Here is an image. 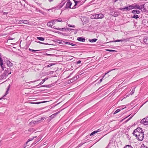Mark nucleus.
I'll return each instance as SVG.
<instances>
[{
    "label": "nucleus",
    "instance_id": "f257e3e1",
    "mask_svg": "<svg viewBox=\"0 0 148 148\" xmlns=\"http://www.w3.org/2000/svg\"><path fill=\"white\" fill-rule=\"evenodd\" d=\"M143 132V131L141 128L138 127L133 132V134L135 136L136 138H137L138 135Z\"/></svg>",
    "mask_w": 148,
    "mask_h": 148
},
{
    "label": "nucleus",
    "instance_id": "f03ea898",
    "mask_svg": "<svg viewBox=\"0 0 148 148\" xmlns=\"http://www.w3.org/2000/svg\"><path fill=\"white\" fill-rule=\"evenodd\" d=\"M46 119L44 117H41L39 119V120L36 121H32L29 123L30 125H32V126H34L35 124L39 123L40 122V121L42 120H44Z\"/></svg>",
    "mask_w": 148,
    "mask_h": 148
},
{
    "label": "nucleus",
    "instance_id": "7ed1b4c3",
    "mask_svg": "<svg viewBox=\"0 0 148 148\" xmlns=\"http://www.w3.org/2000/svg\"><path fill=\"white\" fill-rule=\"evenodd\" d=\"M141 123L144 125H148V116L146 118H144L142 119Z\"/></svg>",
    "mask_w": 148,
    "mask_h": 148
},
{
    "label": "nucleus",
    "instance_id": "20e7f679",
    "mask_svg": "<svg viewBox=\"0 0 148 148\" xmlns=\"http://www.w3.org/2000/svg\"><path fill=\"white\" fill-rule=\"evenodd\" d=\"M2 55L0 53V66L2 69V70H4V67L3 66V61L2 58Z\"/></svg>",
    "mask_w": 148,
    "mask_h": 148
},
{
    "label": "nucleus",
    "instance_id": "39448f33",
    "mask_svg": "<svg viewBox=\"0 0 148 148\" xmlns=\"http://www.w3.org/2000/svg\"><path fill=\"white\" fill-rule=\"evenodd\" d=\"M11 69L9 68H7L5 70L4 74H5L7 76L11 73Z\"/></svg>",
    "mask_w": 148,
    "mask_h": 148
},
{
    "label": "nucleus",
    "instance_id": "423d86ee",
    "mask_svg": "<svg viewBox=\"0 0 148 148\" xmlns=\"http://www.w3.org/2000/svg\"><path fill=\"white\" fill-rule=\"evenodd\" d=\"M144 133L143 132L141 133L140 134H139L138 135V137L137 138H138V139L140 141H142L143 140V134Z\"/></svg>",
    "mask_w": 148,
    "mask_h": 148
},
{
    "label": "nucleus",
    "instance_id": "0eeeda50",
    "mask_svg": "<svg viewBox=\"0 0 148 148\" xmlns=\"http://www.w3.org/2000/svg\"><path fill=\"white\" fill-rule=\"evenodd\" d=\"M96 14L97 19H101L103 18L104 16V15L101 13Z\"/></svg>",
    "mask_w": 148,
    "mask_h": 148
},
{
    "label": "nucleus",
    "instance_id": "6e6552de",
    "mask_svg": "<svg viewBox=\"0 0 148 148\" xmlns=\"http://www.w3.org/2000/svg\"><path fill=\"white\" fill-rule=\"evenodd\" d=\"M72 4V3L70 1H68L67 3L66 4L65 8L68 9V8H71V7Z\"/></svg>",
    "mask_w": 148,
    "mask_h": 148
},
{
    "label": "nucleus",
    "instance_id": "1a4fd4ad",
    "mask_svg": "<svg viewBox=\"0 0 148 148\" xmlns=\"http://www.w3.org/2000/svg\"><path fill=\"white\" fill-rule=\"evenodd\" d=\"M7 76L5 74L3 73L0 76V80H3L5 79Z\"/></svg>",
    "mask_w": 148,
    "mask_h": 148
},
{
    "label": "nucleus",
    "instance_id": "9d476101",
    "mask_svg": "<svg viewBox=\"0 0 148 148\" xmlns=\"http://www.w3.org/2000/svg\"><path fill=\"white\" fill-rule=\"evenodd\" d=\"M110 13L111 15L115 17L119 15V12H111Z\"/></svg>",
    "mask_w": 148,
    "mask_h": 148
},
{
    "label": "nucleus",
    "instance_id": "9b49d317",
    "mask_svg": "<svg viewBox=\"0 0 148 148\" xmlns=\"http://www.w3.org/2000/svg\"><path fill=\"white\" fill-rule=\"evenodd\" d=\"M130 40L129 38H127L126 39H121V40H115L114 42H123L124 41H129Z\"/></svg>",
    "mask_w": 148,
    "mask_h": 148
},
{
    "label": "nucleus",
    "instance_id": "f8f14e48",
    "mask_svg": "<svg viewBox=\"0 0 148 148\" xmlns=\"http://www.w3.org/2000/svg\"><path fill=\"white\" fill-rule=\"evenodd\" d=\"M6 64L8 66L10 67L13 66V64L10 61L7 60L6 61Z\"/></svg>",
    "mask_w": 148,
    "mask_h": 148
},
{
    "label": "nucleus",
    "instance_id": "ddd939ff",
    "mask_svg": "<svg viewBox=\"0 0 148 148\" xmlns=\"http://www.w3.org/2000/svg\"><path fill=\"white\" fill-rule=\"evenodd\" d=\"M36 137H37L36 136H34L32 138H31L29 139L27 141V142H26V143H25V145H27V144L29 142L32 140H34V138H36Z\"/></svg>",
    "mask_w": 148,
    "mask_h": 148
},
{
    "label": "nucleus",
    "instance_id": "4468645a",
    "mask_svg": "<svg viewBox=\"0 0 148 148\" xmlns=\"http://www.w3.org/2000/svg\"><path fill=\"white\" fill-rule=\"evenodd\" d=\"M77 40L80 41H82L83 42H84L85 40V39L83 38V37L77 38Z\"/></svg>",
    "mask_w": 148,
    "mask_h": 148
},
{
    "label": "nucleus",
    "instance_id": "2eb2a0df",
    "mask_svg": "<svg viewBox=\"0 0 148 148\" xmlns=\"http://www.w3.org/2000/svg\"><path fill=\"white\" fill-rule=\"evenodd\" d=\"M110 71H109L107 73H105V75L103 77L102 79H105L106 78L108 77H109V75H107V74Z\"/></svg>",
    "mask_w": 148,
    "mask_h": 148
},
{
    "label": "nucleus",
    "instance_id": "dca6fc26",
    "mask_svg": "<svg viewBox=\"0 0 148 148\" xmlns=\"http://www.w3.org/2000/svg\"><path fill=\"white\" fill-rule=\"evenodd\" d=\"M144 42L146 44H148V36H145L144 38Z\"/></svg>",
    "mask_w": 148,
    "mask_h": 148
},
{
    "label": "nucleus",
    "instance_id": "f3484780",
    "mask_svg": "<svg viewBox=\"0 0 148 148\" xmlns=\"http://www.w3.org/2000/svg\"><path fill=\"white\" fill-rule=\"evenodd\" d=\"M48 79V78H45L44 79H43L42 81L39 84L37 85V86H39L40 85H41L43 83L47 80Z\"/></svg>",
    "mask_w": 148,
    "mask_h": 148
},
{
    "label": "nucleus",
    "instance_id": "a211bd4d",
    "mask_svg": "<svg viewBox=\"0 0 148 148\" xmlns=\"http://www.w3.org/2000/svg\"><path fill=\"white\" fill-rule=\"evenodd\" d=\"M79 76L78 75L76 76L75 77H73L72 79H71V80H72V82H73V81H75L77 79L79 78Z\"/></svg>",
    "mask_w": 148,
    "mask_h": 148
},
{
    "label": "nucleus",
    "instance_id": "6ab92c4d",
    "mask_svg": "<svg viewBox=\"0 0 148 148\" xmlns=\"http://www.w3.org/2000/svg\"><path fill=\"white\" fill-rule=\"evenodd\" d=\"M53 25V23L51 21L48 22L47 24V26L49 27H52Z\"/></svg>",
    "mask_w": 148,
    "mask_h": 148
},
{
    "label": "nucleus",
    "instance_id": "aec40b11",
    "mask_svg": "<svg viewBox=\"0 0 148 148\" xmlns=\"http://www.w3.org/2000/svg\"><path fill=\"white\" fill-rule=\"evenodd\" d=\"M134 6V8H137L138 9L140 10V5H138L136 4H133Z\"/></svg>",
    "mask_w": 148,
    "mask_h": 148
},
{
    "label": "nucleus",
    "instance_id": "412c9836",
    "mask_svg": "<svg viewBox=\"0 0 148 148\" xmlns=\"http://www.w3.org/2000/svg\"><path fill=\"white\" fill-rule=\"evenodd\" d=\"M132 12L133 13H137L139 14L140 13V12L139 10H134L132 11Z\"/></svg>",
    "mask_w": 148,
    "mask_h": 148
},
{
    "label": "nucleus",
    "instance_id": "4be33fe9",
    "mask_svg": "<svg viewBox=\"0 0 148 148\" xmlns=\"http://www.w3.org/2000/svg\"><path fill=\"white\" fill-rule=\"evenodd\" d=\"M97 39L96 38H94L92 39H89V41L91 42H95L97 40Z\"/></svg>",
    "mask_w": 148,
    "mask_h": 148
},
{
    "label": "nucleus",
    "instance_id": "5701e85b",
    "mask_svg": "<svg viewBox=\"0 0 148 148\" xmlns=\"http://www.w3.org/2000/svg\"><path fill=\"white\" fill-rule=\"evenodd\" d=\"M128 7L129 10H132L134 8V6L133 4L130 5Z\"/></svg>",
    "mask_w": 148,
    "mask_h": 148
},
{
    "label": "nucleus",
    "instance_id": "b1692460",
    "mask_svg": "<svg viewBox=\"0 0 148 148\" xmlns=\"http://www.w3.org/2000/svg\"><path fill=\"white\" fill-rule=\"evenodd\" d=\"M91 18L92 19H97V16H96V14H94L90 16Z\"/></svg>",
    "mask_w": 148,
    "mask_h": 148
},
{
    "label": "nucleus",
    "instance_id": "393cba45",
    "mask_svg": "<svg viewBox=\"0 0 148 148\" xmlns=\"http://www.w3.org/2000/svg\"><path fill=\"white\" fill-rule=\"evenodd\" d=\"M37 38L38 40H41V41H43L45 40V38L43 37H37Z\"/></svg>",
    "mask_w": 148,
    "mask_h": 148
},
{
    "label": "nucleus",
    "instance_id": "a878e982",
    "mask_svg": "<svg viewBox=\"0 0 148 148\" xmlns=\"http://www.w3.org/2000/svg\"><path fill=\"white\" fill-rule=\"evenodd\" d=\"M120 9V10H129L128 7L127 6L125 7V8H121Z\"/></svg>",
    "mask_w": 148,
    "mask_h": 148
},
{
    "label": "nucleus",
    "instance_id": "bb28decb",
    "mask_svg": "<svg viewBox=\"0 0 148 148\" xmlns=\"http://www.w3.org/2000/svg\"><path fill=\"white\" fill-rule=\"evenodd\" d=\"M10 87V85H9L8 87V89L5 92V95H4V96L5 95H6L9 93Z\"/></svg>",
    "mask_w": 148,
    "mask_h": 148
},
{
    "label": "nucleus",
    "instance_id": "cd10ccee",
    "mask_svg": "<svg viewBox=\"0 0 148 148\" xmlns=\"http://www.w3.org/2000/svg\"><path fill=\"white\" fill-rule=\"evenodd\" d=\"M29 50L31 52H36V51H39V50H33V49H30V48H29Z\"/></svg>",
    "mask_w": 148,
    "mask_h": 148
},
{
    "label": "nucleus",
    "instance_id": "c85d7f7f",
    "mask_svg": "<svg viewBox=\"0 0 148 148\" xmlns=\"http://www.w3.org/2000/svg\"><path fill=\"white\" fill-rule=\"evenodd\" d=\"M132 17L133 18H134L137 19L138 18H139V17H138V15L136 14H134V16Z\"/></svg>",
    "mask_w": 148,
    "mask_h": 148
},
{
    "label": "nucleus",
    "instance_id": "c756f323",
    "mask_svg": "<svg viewBox=\"0 0 148 148\" xmlns=\"http://www.w3.org/2000/svg\"><path fill=\"white\" fill-rule=\"evenodd\" d=\"M30 103L33 104H38L40 103H41V102H31Z\"/></svg>",
    "mask_w": 148,
    "mask_h": 148
},
{
    "label": "nucleus",
    "instance_id": "7c9ffc66",
    "mask_svg": "<svg viewBox=\"0 0 148 148\" xmlns=\"http://www.w3.org/2000/svg\"><path fill=\"white\" fill-rule=\"evenodd\" d=\"M59 112H58L54 114H52V115H51L50 116V117H51V118H53V117H54L55 116H56V114H58Z\"/></svg>",
    "mask_w": 148,
    "mask_h": 148
},
{
    "label": "nucleus",
    "instance_id": "2f4dec72",
    "mask_svg": "<svg viewBox=\"0 0 148 148\" xmlns=\"http://www.w3.org/2000/svg\"><path fill=\"white\" fill-rule=\"evenodd\" d=\"M17 22H18V24H21L22 23H23V20H18V21H17Z\"/></svg>",
    "mask_w": 148,
    "mask_h": 148
},
{
    "label": "nucleus",
    "instance_id": "473e14b6",
    "mask_svg": "<svg viewBox=\"0 0 148 148\" xmlns=\"http://www.w3.org/2000/svg\"><path fill=\"white\" fill-rule=\"evenodd\" d=\"M23 23L26 24H28L29 23L28 21L26 20H23Z\"/></svg>",
    "mask_w": 148,
    "mask_h": 148
},
{
    "label": "nucleus",
    "instance_id": "72a5a7b5",
    "mask_svg": "<svg viewBox=\"0 0 148 148\" xmlns=\"http://www.w3.org/2000/svg\"><path fill=\"white\" fill-rule=\"evenodd\" d=\"M120 110H121L120 109H117V110H116L115 111V112L114 113V114H116V113H118V112H119Z\"/></svg>",
    "mask_w": 148,
    "mask_h": 148
},
{
    "label": "nucleus",
    "instance_id": "f704fd0d",
    "mask_svg": "<svg viewBox=\"0 0 148 148\" xmlns=\"http://www.w3.org/2000/svg\"><path fill=\"white\" fill-rule=\"evenodd\" d=\"M135 88L136 87H135L134 88H133L132 91L130 93L131 95H132L134 93Z\"/></svg>",
    "mask_w": 148,
    "mask_h": 148
},
{
    "label": "nucleus",
    "instance_id": "c9c22d12",
    "mask_svg": "<svg viewBox=\"0 0 148 148\" xmlns=\"http://www.w3.org/2000/svg\"><path fill=\"white\" fill-rule=\"evenodd\" d=\"M107 51H110V52H116V51L115 50H110V49H107L106 50Z\"/></svg>",
    "mask_w": 148,
    "mask_h": 148
},
{
    "label": "nucleus",
    "instance_id": "e433bc0d",
    "mask_svg": "<svg viewBox=\"0 0 148 148\" xmlns=\"http://www.w3.org/2000/svg\"><path fill=\"white\" fill-rule=\"evenodd\" d=\"M38 43H39L40 44H44V45H49V44L47 43H43V42H40V41H38L37 42Z\"/></svg>",
    "mask_w": 148,
    "mask_h": 148
},
{
    "label": "nucleus",
    "instance_id": "4c0bfd02",
    "mask_svg": "<svg viewBox=\"0 0 148 148\" xmlns=\"http://www.w3.org/2000/svg\"><path fill=\"white\" fill-rule=\"evenodd\" d=\"M97 133V132L96 131H93V132H92L90 134V136H92V135H93V134H95V133Z\"/></svg>",
    "mask_w": 148,
    "mask_h": 148
},
{
    "label": "nucleus",
    "instance_id": "58836bf2",
    "mask_svg": "<svg viewBox=\"0 0 148 148\" xmlns=\"http://www.w3.org/2000/svg\"><path fill=\"white\" fill-rule=\"evenodd\" d=\"M28 130L29 132H34V130L33 128H30V129H29Z\"/></svg>",
    "mask_w": 148,
    "mask_h": 148
},
{
    "label": "nucleus",
    "instance_id": "ea45409f",
    "mask_svg": "<svg viewBox=\"0 0 148 148\" xmlns=\"http://www.w3.org/2000/svg\"><path fill=\"white\" fill-rule=\"evenodd\" d=\"M140 10L144 8V5H141L140 6Z\"/></svg>",
    "mask_w": 148,
    "mask_h": 148
},
{
    "label": "nucleus",
    "instance_id": "a19ab883",
    "mask_svg": "<svg viewBox=\"0 0 148 148\" xmlns=\"http://www.w3.org/2000/svg\"><path fill=\"white\" fill-rule=\"evenodd\" d=\"M53 23V24H54V23L57 22V20L56 19L55 20H53L51 21Z\"/></svg>",
    "mask_w": 148,
    "mask_h": 148
},
{
    "label": "nucleus",
    "instance_id": "79ce46f5",
    "mask_svg": "<svg viewBox=\"0 0 148 148\" xmlns=\"http://www.w3.org/2000/svg\"><path fill=\"white\" fill-rule=\"evenodd\" d=\"M65 4L64 3H61L60 4V6H61V7H62Z\"/></svg>",
    "mask_w": 148,
    "mask_h": 148
},
{
    "label": "nucleus",
    "instance_id": "37998d69",
    "mask_svg": "<svg viewBox=\"0 0 148 148\" xmlns=\"http://www.w3.org/2000/svg\"><path fill=\"white\" fill-rule=\"evenodd\" d=\"M68 26H69V27H75V25H72L69 24L68 25Z\"/></svg>",
    "mask_w": 148,
    "mask_h": 148
},
{
    "label": "nucleus",
    "instance_id": "c03bdc74",
    "mask_svg": "<svg viewBox=\"0 0 148 148\" xmlns=\"http://www.w3.org/2000/svg\"><path fill=\"white\" fill-rule=\"evenodd\" d=\"M57 20V22H61L62 21V20L61 18L58 19Z\"/></svg>",
    "mask_w": 148,
    "mask_h": 148
},
{
    "label": "nucleus",
    "instance_id": "a18cd8bd",
    "mask_svg": "<svg viewBox=\"0 0 148 148\" xmlns=\"http://www.w3.org/2000/svg\"><path fill=\"white\" fill-rule=\"evenodd\" d=\"M101 131V130L100 129H98L97 131H96L97 133L100 132Z\"/></svg>",
    "mask_w": 148,
    "mask_h": 148
},
{
    "label": "nucleus",
    "instance_id": "49530a36",
    "mask_svg": "<svg viewBox=\"0 0 148 148\" xmlns=\"http://www.w3.org/2000/svg\"><path fill=\"white\" fill-rule=\"evenodd\" d=\"M81 62V61L79 60L77 62V64H79Z\"/></svg>",
    "mask_w": 148,
    "mask_h": 148
},
{
    "label": "nucleus",
    "instance_id": "de8ad7c7",
    "mask_svg": "<svg viewBox=\"0 0 148 148\" xmlns=\"http://www.w3.org/2000/svg\"><path fill=\"white\" fill-rule=\"evenodd\" d=\"M52 65V64H49L47 66V67H51V66Z\"/></svg>",
    "mask_w": 148,
    "mask_h": 148
},
{
    "label": "nucleus",
    "instance_id": "09e8293b",
    "mask_svg": "<svg viewBox=\"0 0 148 148\" xmlns=\"http://www.w3.org/2000/svg\"><path fill=\"white\" fill-rule=\"evenodd\" d=\"M70 45H71L73 46H76V45L73 44V43H70Z\"/></svg>",
    "mask_w": 148,
    "mask_h": 148
},
{
    "label": "nucleus",
    "instance_id": "8fccbe9b",
    "mask_svg": "<svg viewBox=\"0 0 148 148\" xmlns=\"http://www.w3.org/2000/svg\"><path fill=\"white\" fill-rule=\"evenodd\" d=\"M65 44H69L70 45V43L69 42H64Z\"/></svg>",
    "mask_w": 148,
    "mask_h": 148
},
{
    "label": "nucleus",
    "instance_id": "3c124183",
    "mask_svg": "<svg viewBox=\"0 0 148 148\" xmlns=\"http://www.w3.org/2000/svg\"><path fill=\"white\" fill-rule=\"evenodd\" d=\"M63 29V28H62V29L59 28L58 29H57V30H61V31H62Z\"/></svg>",
    "mask_w": 148,
    "mask_h": 148
},
{
    "label": "nucleus",
    "instance_id": "603ef678",
    "mask_svg": "<svg viewBox=\"0 0 148 148\" xmlns=\"http://www.w3.org/2000/svg\"><path fill=\"white\" fill-rule=\"evenodd\" d=\"M47 85H42V87H47Z\"/></svg>",
    "mask_w": 148,
    "mask_h": 148
},
{
    "label": "nucleus",
    "instance_id": "864d4df0",
    "mask_svg": "<svg viewBox=\"0 0 148 148\" xmlns=\"http://www.w3.org/2000/svg\"><path fill=\"white\" fill-rule=\"evenodd\" d=\"M47 102V101H43L41 102V103H45V102Z\"/></svg>",
    "mask_w": 148,
    "mask_h": 148
},
{
    "label": "nucleus",
    "instance_id": "5fc2aeb1",
    "mask_svg": "<svg viewBox=\"0 0 148 148\" xmlns=\"http://www.w3.org/2000/svg\"><path fill=\"white\" fill-rule=\"evenodd\" d=\"M36 81H31L30 82V83L34 82H36Z\"/></svg>",
    "mask_w": 148,
    "mask_h": 148
},
{
    "label": "nucleus",
    "instance_id": "6e6d98bb",
    "mask_svg": "<svg viewBox=\"0 0 148 148\" xmlns=\"http://www.w3.org/2000/svg\"><path fill=\"white\" fill-rule=\"evenodd\" d=\"M131 118V117H130V118L127 121H128L129 120H130Z\"/></svg>",
    "mask_w": 148,
    "mask_h": 148
},
{
    "label": "nucleus",
    "instance_id": "4d7b16f0",
    "mask_svg": "<svg viewBox=\"0 0 148 148\" xmlns=\"http://www.w3.org/2000/svg\"><path fill=\"white\" fill-rule=\"evenodd\" d=\"M103 79H101L100 80V82H101L102 81V80Z\"/></svg>",
    "mask_w": 148,
    "mask_h": 148
},
{
    "label": "nucleus",
    "instance_id": "13d9d810",
    "mask_svg": "<svg viewBox=\"0 0 148 148\" xmlns=\"http://www.w3.org/2000/svg\"><path fill=\"white\" fill-rule=\"evenodd\" d=\"M118 0H114V2H116Z\"/></svg>",
    "mask_w": 148,
    "mask_h": 148
},
{
    "label": "nucleus",
    "instance_id": "bf43d9fd",
    "mask_svg": "<svg viewBox=\"0 0 148 148\" xmlns=\"http://www.w3.org/2000/svg\"><path fill=\"white\" fill-rule=\"evenodd\" d=\"M130 116V115H129L128 116H127L125 118H124V119H125L126 118H127V117L128 116Z\"/></svg>",
    "mask_w": 148,
    "mask_h": 148
},
{
    "label": "nucleus",
    "instance_id": "052dcab7",
    "mask_svg": "<svg viewBox=\"0 0 148 148\" xmlns=\"http://www.w3.org/2000/svg\"><path fill=\"white\" fill-rule=\"evenodd\" d=\"M77 2H75V5H76Z\"/></svg>",
    "mask_w": 148,
    "mask_h": 148
},
{
    "label": "nucleus",
    "instance_id": "680f3d73",
    "mask_svg": "<svg viewBox=\"0 0 148 148\" xmlns=\"http://www.w3.org/2000/svg\"><path fill=\"white\" fill-rule=\"evenodd\" d=\"M50 1H52V0H49Z\"/></svg>",
    "mask_w": 148,
    "mask_h": 148
},
{
    "label": "nucleus",
    "instance_id": "e2e57ef3",
    "mask_svg": "<svg viewBox=\"0 0 148 148\" xmlns=\"http://www.w3.org/2000/svg\"><path fill=\"white\" fill-rule=\"evenodd\" d=\"M50 1H52V0H49Z\"/></svg>",
    "mask_w": 148,
    "mask_h": 148
},
{
    "label": "nucleus",
    "instance_id": "0e129e2a",
    "mask_svg": "<svg viewBox=\"0 0 148 148\" xmlns=\"http://www.w3.org/2000/svg\"><path fill=\"white\" fill-rule=\"evenodd\" d=\"M47 55H51L47 54Z\"/></svg>",
    "mask_w": 148,
    "mask_h": 148
},
{
    "label": "nucleus",
    "instance_id": "69168bd1",
    "mask_svg": "<svg viewBox=\"0 0 148 148\" xmlns=\"http://www.w3.org/2000/svg\"><path fill=\"white\" fill-rule=\"evenodd\" d=\"M144 148H148V147H144Z\"/></svg>",
    "mask_w": 148,
    "mask_h": 148
},
{
    "label": "nucleus",
    "instance_id": "338daca9",
    "mask_svg": "<svg viewBox=\"0 0 148 148\" xmlns=\"http://www.w3.org/2000/svg\"><path fill=\"white\" fill-rule=\"evenodd\" d=\"M13 39V38H11L10 39H11V40H12Z\"/></svg>",
    "mask_w": 148,
    "mask_h": 148
},
{
    "label": "nucleus",
    "instance_id": "774afa93",
    "mask_svg": "<svg viewBox=\"0 0 148 148\" xmlns=\"http://www.w3.org/2000/svg\"><path fill=\"white\" fill-rule=\"evenodd\" d=\"M25 147H24V148H25Z\"/></svg>",
    "mask_w": 148,
    "mask_h": 148
}]
</instances>
